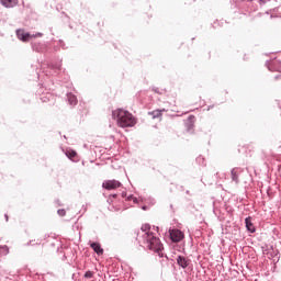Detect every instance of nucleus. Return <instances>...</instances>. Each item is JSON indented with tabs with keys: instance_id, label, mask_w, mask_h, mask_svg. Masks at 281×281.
<instances>
[{
	"instance_id": "1",
	"label": "nucleus",
	"mask_w": 281,
	"mask_h": 281,
	"mask_svg": "<svg viewBox=\"0 0 281 281\" xmlns=\"http://www.w3.org/2000/svg\"><path fill=\"white\" fill-rule=\"evenodd\" d=\"M139 238H143V243H145L147 249L158 254V256H164V254H161V251H164V244H161L159 237L155 236V233L150 231L149 224L142 225L137 240H139Z\"/></svg>"
},
{
	"instance_id": "2",
	"label": "nucleus",
	"mask_w": 281,
	"mask_h": 281,
	"mask_svg": "<svg viewBox=\"0 0 281 281\" xmlns=\"http://www.w3.org/2000/svg\"><path fill=\"white\" fill-rule=\"evenodd\" d=\"M112 117L116 121L120 128H133L137 124V119L126 110L116 109L112 111Z\"/></svg>"
},
{
	"instance_id": "3",
	"label": "nucleus",
	"mask_w": 281,
	"mask_h": 281,
	"mask_svg": "<svg viewBox=\"0 0 281 281\" xmlns=\"http://www.w3.org/2000/svg\"><path fill=\"white\" fill-rule=\"evenodd\" d=\"M102 188H104V190H117V188H122V182L117 180H105L102 183Z\"/></svg>"
},
{
	"instance_id": "4",
	"label": "nucleus",
	"mask_w": 281,
	"mask_h": 281,
	"mask_svg": "<svg viewBox=\"0 0 281 281\" xmlns=\"http://www.w3.org/2000/svg\"><path fill=\"white\" fill-rule=\"evenodd\" d=\"M169 236H170L172 243H181V240L184 238L183 232H181L179 229L169 231Z\"/></svg>"
},
{
	"instance_id": "5",
	"label": "nucleus",
	"mask_w": 281,
	"mask_h": 281,
	"mask_svg": "<svg viewBox=\"0 0 281 281\" xmlns=\"http://www.w3.org/2000/svg\"><path fill=\"white\" fill-rule=\"evenodd\" d=\"M16 36L20 41H23V43H27V41H30L34 35H31L30 33H26L25 30L20 29L16 31Z\"/></svg>"
},
{
	"instance_id": "6",
	"label": "nucleus",
	"mask_w": 281,
	"mask_h": 281,
	"mask_svg": "<svg viewBox=\"0 0 281 281\" xmlns=\"http://www.w3.org/2000/svg\"><path fill=\"white\" fill-rule=\"evenodd\" d=\"M177 265H179V267H181L182 269H188V267L190 266V260L183 256H178Z\"/></svg>"
},
{
	"instance_id": "7",
	"label": "nucleus",
	"mask_w": 281,
	"mask_h": 281,
	"mask_svg": "<svg viewBox=\"0 0 281 281\" xmlns=\"http://www.w3.org/2000/svg\"><path fill=\"white\" fill-rule=\"evenodd\" d=\"M268 67H269L270 71H279L281 74L280 60H277V59L272 60Z\"/></svg>"
},
{
	"instance_id": "8",
	"label": "nucleus",
	"mask_w": 281,
	"mask_h": 281,
	"mask_svg": "<svg viewBox=\"0 0 281 281\" xmlns=\"http://www.w3.org/2000/svg\"><path fill=\"white\" fill-rule=\"evenodd\" d=\"M91 249H93L94 254H98V256H102L104 254V249L100 245V243H91L90 244Z\"/></svg>"
},
{
	"instance_id": "9",
	"label": "nucleus",
	"mask_w": 281,
	"mask_h": 281,
	"mask_svg": "<svg viewBox=\"0 0 281 281\" xmlns=\"http://www.w3.org/2000/svg\"><path fill=\"white\" fill-rule=\"evenodd\" d=\"M0 3L4 8H14L19 3V0H0Z\"/></svg>"
},
{
	"instance_id": "10",
	"label": "nucleus",
	"mask_w": 281,
	"mask_h": 281,
	"mask_svg": "<svg viewBox=\"0 0 281 281\" xmlns=\"http://www.w3.org/2000/svg\"><path fill=\"white\" fill-rule=\"evenodd\" d=\"M187 131L188 133H194V116H189V121L187 122Z\"/></svg>"
},
{
	"instance_id": "11",
	"label": "nucleus",
	"mask_w": 281,
	"mask_h": 281,
	"mask_svg": "<svg viewBox=\"0 0 281 281\" xmlns=\"http://www.w3.org/2000/svg\"><path fill=\"white\" fill-rule=\"evenodd\" d=\"M245 223H246L247 231L254 234V232H256V227H254V224L251 223V217H247L245 220Z\"/></svg>"
},
{
	"instance_id": "12",
	"label": "nucleus",
	"mask_w": 281,
	"mask_h": 281,
	"mask_svg": "<svg viewBox=\"0 0 281 281\" xmlns=\"http://www.w3.org/2000/svg\"><path fill=\"white\" fill-rule=\"evenodd\" d=\"M66 157H68V159H71V161H74V159H76V157H78V153L74 149H67Z\"/></svg>"
},
{
	"instance_id": "13",
	"label": "nucleus",
	"mask_w": 281,
	"mask_h": 281,
	"mask_svg": "<svg viewBox=\"0 0 281 281\" xmlns=\"http://www.w3.org/2000/svg\"><path fill=\"white\" fill-rule=\"evenodd\" d=\"M231 175H232V181H235V183H238V175H240V171L238 169L234 168L231 171Z\"/></svg>"
},
{
	"instance_id": "14",
	"label": "nucleus",
	"mask_w": 281,
	"mask_h": 281,
	"mask_svg": "<svg viewBox=\"0 0 281 281\" xmlns=\"http://www.w3.org/2000/svg\"><path fill=\"white\" fill-rule=\"evenodd\" d=\"M68 102H69V104L75 106V104H78V98H76V95H74V94H68Z\"/></svg>"
},
{
	"instance_id": "15",
	"label": "nucleus",
	"mask_w": 281,
	"mask_h": 281,
	"mask_svg": "<svg viewBox=\"0 0 281 281\" xmlns=\"http://www.w3.org/2000/svg\"><path fill=\"white\" fill-rule=\"evenodd\" d=\"M29 245H31V247H34V245H43V239L36 237V238L30 240Z\"/></svg>"
},
{
	"instance_id": "16",
	"label": "nucleus",
	"mask_w": 281,
	"mask_h": 281,
	"mask_svg": "<svg viewBox=\"0 0 281 281\" xmlns=\"http://www.w3.org/2000/svg\"><path fill=\"white\" fill-rule=\"evenodd\" d=\"M149 115H153L154 119L161 117V110H155Z\"/></svg>"
},
{
	"instance_id": "17",
	"label": "nucleus",
	"mask_w": 281,
	"mask_h": 281,
	"mask_svg": "<svg viewBox=\"0 0 281 281\" xmlns=\"http://www.w3.org/2000/svg\"><path fill=\"white\" fill-rule=\"evenodd\" d=\"M57 214H59V216H65V214H67V211H65V209H59L57 211Z\"/></svg>"
},
{
	"instance_id": "18",
	"label": "nucleus",
	"mask_w": 281,
	"mask_h": 281,
	"mask_svg": "<svg viewBox=\"0 0 281 281\" xmlns=\"http://www.w3.org/2000/svg\"><path fill=\"white\" fill-rule=\"evenodd\" d=\"M85 278H88V279L93 278V272L87 271V272L85 273Z\"/></svg>"
},
{
	"instance_id": "19",
	"label": "nucleus",
	"mask_w": 281,
	"mask_h": 281,
	"mask_svg": "<svg viewBox=\"0 0 281 281\" xmlns=\"http://www.w3.org/2000/svg\"><path fill=\"white\" fill-rule=\"evenodd\" d=\"M276 80H281V75L277 76Z\"/></svg>"
},
{
	"instance_id": "20",
	"label": "nucleus",
	"mask_w": 281,
	"mask_h": 281,
	"mask_svg": "<svg viewBox=\"0 0 281 281\" xmlns=\"http://www.w3.org/2000/svg\"><path fill=\"white\" fill-rule=\"evenodd\" d=\"M2 249H5V251H8V246L2 247Z\"/></svg>"
},
{
	"instance_id": "21",
	"label": "nucleus",
	"mask_w": 281,
	"mask_h": 281,
	"mask_svg": "<svg viewBox=\"0 0 281 281\" xmlns=\"http://www.w3.org/2000/svg\"><path fill=\"white\" fill-rule=\"evenodd\" d=\"M35 36H43V34H41V33H37Z\"/></svg>"
},
{
	"instance_id": "22",
	"label": "nucleus",
	"mask_w": 281,
	"mask_h": 281,
	"mask_svg": "<svg viewBox=\"0 0 281 281\" xmlns=\"http://www.w3.org/2000/svg\"><path fill=\"white\" fill-rule=\"evenodd\" d=\"M5 218H7V221H8V215H5Z\"/></svg>"
}]
</instances>
